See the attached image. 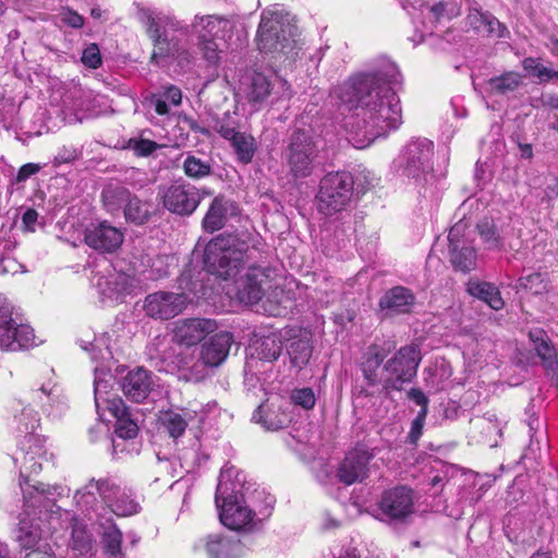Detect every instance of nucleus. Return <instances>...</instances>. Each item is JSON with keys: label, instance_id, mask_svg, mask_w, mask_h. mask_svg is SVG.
<instances>
[{"label": "nucleus", "instance_id": "nucleus-38", "mask_svg": "<svg viewBox=\"0 0 558 558\" xmlns=\"http://www.w3.org/2000/svg\"><path fill=\"white\" fill-rule=\"evenodd\" d=\"M522 82V77L517 72H507L498 77H493L487 82V88L492 94H507L515 90Z\"/></svg>", "mask_w": 558, "mask_h": 558}, {"label": "nucleus", "instance_id": "nucleus-54", "mask_svg": "<svg viewBox=\"0 0 558 558\" xmlns=\"http://www.w3.org/2000/svg\"><path fill=\"white\" fill-rule=\"evenodd\" d=\"M163 99L174 107L179 106L182 101V93L179 87L174 85H169L165 88L162 93Z\"/></svg>", "mask_w": 558, "mask_h": 558}, {"label": "nucleus", "instance_id": "nucleus-12", "mask_svg": "<svg viewBox=\"0 0 558 558\" xmlns=\"http://www.w3.org/2000/svg\"><path fill=\"white\" fill-rule=\"evenodd\" d=\"M415 513V494L405 485L384 490L376 504V518L383 522L404 523Z\"/></svg>", "mask_w": 558, "mask_h": 558}, {"label": "nucleus", "instance_id": "nucleus-56", "mask_svg": "<svg viewBox=\"0 0 558 558\" xmlns=\"http://www.w3.org/2000/svg\"><path fill=\"white\" fill-rule=\"evenodd\" d=\"M408 397L414 401L421 409L428 410V399L420 389L412 388L408 392Z\"/></svg>", "mask_w": 558, "mask_h": 558}, {"label": "nucleus", "instance_id": "nucleus-62", "mask_svg": "<svg viewBox=\"0 0 558 558\" xmlns=\"http://www.w3.org/2000/svg\"><path fill=\"white\" fill-rule=\"evenodd\" d=\"M520 154L522 158L530 159L533 156V149L530 144H520L519 145Z\"/></svg>", "mask_w": 558, "mask_h": 558}, {"label": "nucleus", "instance_id": "nucleus-21", "mask_svg": "<svg viewBox=\"0 0 558 558\" xmlns=\"http://www.w3.org/2000/svg\"><path fill=\"white\" fill-rule=\"evenodd\" d=\"M207 416L205 408H184L179 411H167L160 416V423L172 438L183 435L186 427L199 429Z\"/></svg>", "mask_w": 558, "mask_h": 558}, {"label": "nucleus", "instance_id": "nucleus-5", "mask_svg": "<svg viewBox=\"0 0 558 558\" xmlns=\"http://www.w3.org/2000/svg\"><path fill=\"white\" fill-rule=\"evenodd\" d=\"M250 235L220 234L205 250L207 270L225 280L235 278L250 259Z\"/></svg>", "mask_w": 558, "mask_h": 558}, {"label": "nucleus", "instance_id": "nucleus-51", "mask_svg": "<svg viewBox=\"0 0 558 558\" xmlns=\"http://www.w3.org/2000/svg\"><path fill=\"white\" fill-rule=\"evenodd\" d=\"M427 412V409H421L415 420L412 422L411 430L409 433L411 442H416L421 437Z\"/></svg>", "mask_w": 558, "mask_h": 558}, {"label": "nucleus", "instance_id": "nucleus-2", "mask_svg": "<svg viewBox=\"0 0 558 558\" xmlns=\"http://www.w3.org/2000/svg\"><path fill=\"white\" fill-rule=\"evenodd\" d=\"M338 99L360 112L347 123L349 141L359 149L386 136L402 123L400 99L383 75L361 74L337 89Z\"/></svg>", "mask_w": 558, "mask_h": 558}, {"label": "nucleus", "instance_id": "nucleus-6", "mask_svg": "<svg viewBox=\"0 0 558 558\" xmlns=\"http://www.w3.org/2000/svg\"><path fill=\"white\" fill-rule=\"evenodd\" d=\"M74 499L86 511H97L102 505L118 517H128L140 511V504L132 498L131 492L121 488L111 480H90L77 489Z\"/></svg>", "mask_w": 558, "mask_h": 558}, {"label": "nucleus", "instance_id": "nucleus-9", "mask_svg": "<svg viewBox=\"0 0 558 558\" xmlns=\"http://www.w3.org/2000/svg\"><path fill=\"white\" fill-rule=\"evenodd\" d=\"M294 26L290 16L280 9H267L262 13L256 43L264 53L286 52L292 48Z\"/></svg>", "mask_w": 558, "mask_h": 558}, {"label": "nucleus", "instance_id": "nucleus-27", "mask_svg": "<svg viewBox=\"0 0 558 558\" xmlns=\"http://www.w3.org/2000/svg\"><path fill=\"white\" fill-rule=\"evenodd\" d=\"M151 386V375L144 368H137L125 376L122 383V390L131 400L141 402L146 399Z\"/></svg>", "mask_w": 558, "mask_h": 558}, {"label": "nucleus", "instance_id": "nucleus-25", "mask_svg": "<svg viewBox=\"0 0 558 558\" xmlns=\"http://www.w3.org/2000/svg\"><path fill=\"white\" fill-rule=\"evenodd\" d=\"M233 337L228 331L213 336L201 348V361L205 366L217 367L227 359Z\"/></svg>", "mask_w": 558, "mask_h": 558}, {"label": "nucleus", "instance_id": "nucleus-19", "mask_svg": "<svg viewBox=\"0 0 558 558\" xmlns=\"http://www.w3.org/2000/svg\"><path fill=\"white\" fill-rule=\"evenodd\" d=\"M268 276L265 268H247L245 274L234 281V293L239 302L252 305L262 301L268 286Z\"/></svg>", "mask_w": 558, "mask_h": 558}, {"label": "nucleus", "instance_id": "nucleus-7", "mask_svg": "<svg viewBox=\"0 0 558 558\" xmlns=\"http://www.w3.org/2000/svg\"><path fill=\"white\" fill-rule=\"evenodd\" d=\"M433 156L432 141L412 140L402 148L392 166L401 177L413 180L417 185H427L435 180Z\"/></svg>", "mask_w": 558, "mask_h": 558}, {"label": "nucleus", "instance_id": "nucleus-17", "mask_svg": "<svg viewBox=\"0 0 558 558\" xmlns=\"http://www.w3.org/2000/svg\"><path fill=\"white\" fill-rule=\"evenodd\" d=\"M203 194L211 193L206 190L201 192L191 184H172L162 194L163 206L179 215H191L199 205Z\"/></svg>", "mask_w": 558, "mask_h": 558}, {"label": "nucleus", "instance_id": "nucleus-26", "mask_svg": "<svg viewBox=\"0 0 558 558\" xmlns=\"http://www.w3.org/2000/svg\"><path fill=\"white\" fill-rule=\"evenodd\" d=\"M208 558H242L244 547L240 541L222 534H209L205 539Z\"/></svg>", "mask_w": 558, "mask_h": 558}, {"label": "nucleus", "instance_id": "nucleus-47", "mask_svg": "<svg viewBox=\"0 0 558 558\" xmlns=\"http://www.w3.org/2000/svg\"><path fill=\"white\" fill-rule=\"evenodd\" d=\"M128 147L134 150L137 156H149L159 148V145L156 142L146 138H131Z\"/></svg>", "mask_w": 558, "mask_h": 558}, {"label": "nucleus", "instance_id": "nucleus-52", "mask_svg": "<svg viewBox=\"0 0 558 558\" xmlns=\"http://www.w3.org/2000/svg\"><path fill=\"white\" fill-rule=\"evenodd\" d=\"M147 101L159 116H168L170 113V105L163 99L161 94H153Z\"/></svg>", "mask_w": 558, "mask_h": 558}, {"label": "nucleus", "instance_id": "nucleus-1", "mask_svg": "<svg viewBox=\"0 0 558 558\" xmlns=\"http://www.w3.org/2000/svg\"><path fill=\"white\" fill-rule=\"evenodd\" d=\"M229 21L218 14H196L190 24L173 15L156 14L148 17L147 33L153 40L151 62L166 66L170 60L179 65L190 64L195 51L211 66H217L223 52Z\"/></svg>", "mask_w": 558, "mask_h": 558}, {"label": "nucleus", "instance_id": "nucleus-50", "mask_svg": "<svg viewBox=\"0 0 558 558\" xmlns=\"http://www.w3.org/2000/svg\"><path fill=\"white\" fill-rule=\"evenodd\" d=\"M59 17L62 23L73 28H81L84 25L83 16L70 8H63L59 13Z\"/></svg>", "mask_w": 558, "mask_h": 558}, {"label": "nucleus", "instance_id": "nucleus-40", "mask_svg": "<svg viewBox=\"0 0 558 558\" xmlns=\"http://www.w3.org/2000/svg\"><path fill=\"white\" fill-rule=\"evenodd\" d=\"M182 168L185 175L194 180L204 179L211 173V166L208 161L191 154L185 157Z\"/></svg>", "mask_w": 558, "mask_h": 558}, {"label": "nucleus", "instance_id": "nucleus-22", "mask_svg": "<svg viewBox=\"0 0 558 558\" xmlns=\"http://www.w3.org/2000/svg\"><path fill=\"white\" fill-rule=\"evenodd\" d=\"M465 226L454 225L448 234L450 262L453 267L463 272L470 271L476 266L474 247L464 239Z\"/></svg>", "mask_w": 558, "mask_h": 558}, {"label": "nucleus", "instance_id": "nucleus-46", "mask_svg": "<svg viewBox=\"0 0 558 558\" xmlns=\"http://www.w3.org/2000/svg\"><path fill=\"white\" fill-rule=\"evenodd\" d=\"M290 399L294 405L301 407L304 410H312L316 403V396L313 389L307 387L292 390Z\"/></svg>", "mask_w": 558, "mask_h": 558}, {"label": "nucleus", "instance_id": "nucleus-63", "mask_svg": "<svg viewBox=\"0 0 558 558\" xmlns=\"http://www.w3.org/2000/svg\"><path fill=\"white\" fill-rule=\"evenodd\" d=\"M445 11V4L442 2H439L430 8V12L434 14L436 19H439Z\"/></svg>", "mask_w": 558, "mask_h": 558}, {"label": "nucleus", "instance_id": "nucleus-23", "mask_svg": "<svg viewBox=\"0 0 558 558\" xmlns=\"http://www.w3.org/2000/svg\"><path fill=\"white\" fill-rule=\"evenodd\" d=\"M214 129L221 137L230 142L240 162L247 165L253 160L257 144L251 134L240 132L234 123L223 121H217Z\"/></svg>", "mask_w": 558, "mask_h": 558}, {"label": "nucleus", "instance_id": "nucleus-32", "mask_svg": "<svg viewBox=\"0 0 558 558\" xmlns=\"http://www.w3.org/2000/svg\"><path fill=\"white\" fill-rule=\"evenodd\" d=\"M386 355V351L377 345L368 348L367 352L365 353V357L362 363V372L368 385H383V377L378 376V371Z\"/></svg>", "mask_w": 558, "mask_h": 558}, {"label": "nucleus", "instance_id": "nucleus-53", "mask_svg": "<svg viewBox=\"0 0 558 558\" xmlns=\"http://www.w3.org/2000/svg\"><path fill=\"white\" fill-rule=\"evenodd\" d=\"M81 155V151L73 146L62 147L56 156L58 163H69L76 160Z\"/></svg>", "mask_w": 558, "mask_h": 558}, {"label": "nucleus", "instance_id": "nucleus-14", "mask_svg": "<svg viewBox=\"0 0 558 558\" xmlns=\"http://www.w3.org/2000/svg\"><path fill=\"white\" fill-rule=\"evenodd\" d=\"M187 303L189 298L184 293L158 291L145 298L143 310L150 318L167 320L181 314Z\"/></svg>", "mask_w": 558, "mask_h": 558}, {"label": "nucleus", "instance_id": "nucleus-49", "mask_svg": "<svg viewBox=\"0 0 558 558\" xmlns=\"http://www.w3.org/2000/svg\"><path fill=\"white\" fill-rule=\"evenodd\" d=\"M82 62L90 69H97L100 66L101 57L96 44H90L83 50Z\"/></svg>", "mask_w": 558, "mask_h": 558}, {"label": "nucleus", "instance_id": "nucleus-35", "mask_svg": "<svg viewBox=\"0 0 558 558\" xmlns=\"http://www.w3.org/2000/svg\"><path fill=\"white\" fill-rule=\"evenodd\" d=\"M37 391L41 392L49 401L48 404H44V410L48 415L59 416L64 412L66 399L51 380L43 383Z\"/></svg>", "mask_w": 558, "mask_h": 558}, {"label": "nucleus", "instance_id": "nucleus-20", "mask_svg": "<svg viewBox=\"0 0 558 558\" xmlns=\"http://www.w3.org/2000/svg\"><path fill=\"white\" fill-rule=\"evenodd\" d=\"M218 328L215 320L208 318H184L173 323V341L185 347H192L199 343L206 336L213 333Z\"/></svg>", "mask_w": 558, "mask_h": 558}, {"label": "nucleus", "instance_id": "nucleus-15", "mask_svg": "<svg viewBox=\"0 0 558 558\" xmlns=\"http://www.w3.org/2000/svg\"><path fill=\"white\" fill-rule=\"evenodd\" d=\"M124 232L107 220L90 223L84 231V242L100 254H113L123 244Z\"/></svg>", "mask_w": 558, "mask_h": 558}, {"label": "nucleus", "instance_id": "nucleus-16", "mask_svg": "<svg viewBox=\"0 0 558 558\" xmlns=\"http://www.w3.org/2000/svg\"><path fill=\"white\" fill-rule=\"evenodd\" d=\"M35 344L31 326L19 324L9 310L0 307V348L16 351Z\"/></svg>", "mask_w": 558, "mask_h": 558}, {"label": "nucleus", "instance_id": "nucleus-28", "mask_svg": "<svg viewBox=\"0 0 558 558\" xmlns=\"http://www.w3.org/2000/svg\"><path fill=\"white\" fill-rule=\"evenodd\" d=\"M415 304V296L404 287H395L380 299L379 306L393 313H409Z\"/></svg>", "mask_w": 558, "mask_h": 558}, {"label": "nucleus", "instance_id": "nucleus-3", "mask_svg": "<svg viewBox=\"0 0 558 558\" xmlns=\"http://www.w3.org/2000/svg\"><path fill=\"white\" fill-rule=\"evenodd\" d=\"M13 411V424L21 437L13 459L15 464L20 465V487L24 501L32 508H47L58 498L69 496L70 488L62 485L50 486L31 478L32 475H37L44 463L49 460L44 439L36 433L40 418L33 408L21 402L15 403Z\"/></svg>", "mask_w": 558, "mask_h": 558}, {"label": "nucleus", "instance_id": "nucleus-36", "mask_svg": "<svg viewBox=\"0 0 558 558\" xmlns=\"http://www.w3.org/2000/svg\"><path fill=\"white\" fill-rule=\"evenodd\" d=\"M124 217L129 222L143 225L148 221L151 213V206L147 202H142L138 197L132 196L124 206Z\"/></svg>", "mask_w": 558, "mask_h": 558}, {"label": "nucleus", "instance_id": "nucleus-58", "mask_svg": "<svg viewBox=\"0 0 558 558\" xmlns=\"http://www.w3.org/2000/svg\"><path fill=\"white\" fill-rule=\"evenodd\" d=\"M160 260V257L153 258L151 256L147 255L142 262L141 265L145 268H151L153 271L156 272L158 277L163 276V271L161 269L156 268V263Z\"/></svg>", "mask_w": 558, "mask_h": 558}, {"label": "nucleus", "instance_id": "nucleus-48", "mask_svg": "<svg viewBox=\"0 0 558 558\" xmlns=\"http://www.w3.org/2000/svg\"><path fill=\"white\" fill-rule=\"evenodd\" d=\"M478 232L489 248H496L499 246V235L497 234L496 228L488 221L482 222L477 226Z\"/></svg>", "mask_w": 558, "mask_h": 558}, {"label": "nucleus", "instance_id": "nucleus-45", "mask_svg": "<svg viewBox=\"0 0 558 558\" xmlns=\"http://www.w3.org/2000/svg\"><path fill=\"white\" fill-rule=\"evenodd\" d=\"M523 69L542 81H548L558 77V72L543 65L537 59L525 58L522 61Z\"/></svg>", "mask_w": 558, "mask_h": 558}, {"label": "nucleus", "instance_id": "nucleus-33", "mask_svg": "<svg viewBox=\"0 0 558 558\" xmlns=\"http://www.w3.org/2000/svg\"><path fill=\"white\" fill-rule=\"evenodd\" d=\"M130 197V191L119 183H109L101 192L102 204L110 214H114L124 207Z\"/></svg>", "mask_w": 558, "mask_h": 558}, {"label": "nucleus", "instance_id": "nucleus-41", "mask_svg": "<svg viewBox=\"0 0 558 558\" xmlns=\"http://www.w3.org/2000/svg\"><path fill=\"white\" fill-rule=\"evenodd\" d=\"M93 546L92 535L87 532L85 525L77 519L72 522V547L80 555L87 554Z\"/></svg>", "mask_w": 558, "mask_h": 558}, {"label": "nucleus", "instance_id": "nucleus-29", "mask_svg": "<svg viewBox=\"0 0 558 558\" xmlns=\"http://www.w3.org/2000/svg\"><path fill=\"white\" fill-rule=\"evenodd\" d=\"M529 336L545 368L555 373L558 367L557 353L555 348L549 343L546 332L543 329H534L530 331Z\"/></svg>", "mask_w": 558, "mask_h": 558}, {"label": "nucleus", "instance_id": "nucleus-24", "mask_svg": "<svg viewBox=\"0 0 558 558\" xmlns=\"http://www.w3.org/2000/svg\"><path fill=\"white\" fill-rule=\"evenodd\" d=\"M373 453L366 449L356 448L350 451L338 469V477L345 485L362 482L368 475V464Z\"/></svg>", "mask_w": 558, "mask_h": 558}, {"label": "nucleus", "instance_id": "nucleus-64", "mask_svg": "<svg viewBox=\"0 0 558 558\" xmlns=\"http://www.w3.org/2000/svg\"><path fill=\"white\" fill-rule=\"evenodd\" d=\"M263 308L271 316H278L281 314V310L277 305H271L269 308H267L266 305L263 304Z\"/></svg>", "mask_w": 558, "mask_h": 558}, {"label": "nucleus", "instance_id": "nucleus-44", "mask_svg": "<svg viewBox=\"0 0 558 558\" xmlns=\"http://www.w3.org/2000/svg\"><path fill=\"white\" fill-rule=\"evenodd\" d=\"M517 288L531 291L534 294H541L547 291V281L541 272H533L520 277Z\"/></svg>", "mask_w": 558, "mask_h": 558}, {"label": "nucleus", "instance_id": "nucleus-10", "mask_svg": "<svg viewBox=\"0 0 558 558\" xmlns=\"http://www.w3.org/2000/svg\"><path fill=\"white\" fill-rule=\"evenodd\" d=\"M354 181L345 171L326 174L319 185L317 195L319 211L327 216L344 210L353 195Z\"/></svg>", "mask_w": 558, "mask_h": 558}, {"label": "nucleus", "instance_id": "nucleus-11", "mask_svg": "<svg viewBox=\"0 0 558 558\" xmlns=\"http://www.w3.org/2000/svg\"><path fill=\"white\" fill-rule=\"evenodd\" d=\"M422 360L417 345L402 347L387 361L383 368V389L386 391L401 390L403 385L410 383L416 375Z\"/></svg>", "mask_w": 558, "mask_h": 558}, {"label": "nucleus", "instance_id": "nucleus-18", "mask_svg": "<svg viewBox=\"0 0 558 558\" xmlns=\"http://www.w3.org/2000/svg\"><path fill=\"white\" fill-rule=\"evenodd\" d=\"M92 284L102 300L121 301L125 295L132 293L136 287V280L124 272L108 270L106 274H95Z\"/></svg>", "mask_w": 558, "mask_h": 558}, {"label": "nucleus", "instance_id": "nucleus-59", "mask_svg": "<svg viewBox=\"0 0 558 558\" xmlns=\"http://www.w3.org/2000/svg\"><path fill=\"white\" fill-rule=\"evenodd\" d=\"M19 537L23 542L24 547L31 548L39 539V533L37 531H31L26 533L25 536L20 535Z\"/></svg>", "mask_w": 558, "mask_h": 558}, {"label": "nucleus", "instance_id": "nucleus-39", "mask_svg": "<svg viewBox=\"0 0 558 558\" xmlns=\"http://www.w3.org/2000/svg\"><path fill=\"white\" fill-rule=\"evenodd\" d=\"M282 344L278 337L270 335L263 337L257 341L255 351L260 360L272 362L277 360L281 353Z\"/></svg>", "mask_w": 558, "mask_h": 558}, {"label": "nucleus", "instance_id": "nucleus-13", "mask_svg": "<svg viewBox=\"0 0 558 558\" xmlns=\"http://www.w3.org/2000/svg\"><path fill=\"white\" fill-rule=\"evenodd\" d=\"M282 156L294 178L308 177L317 157V147L313 136L302 130L293 132Z\"/></svg>", "mask_w": 558, "mask_h": 558}, {"label": "nucleus", "instance_id": "nucleus-61", "mask_svg": "<svg viewBox=\"0 0 558 558\" xmlns=\"http://www.w3.org/2000/svg\"><path fill=\"white\" fill-rule=\"evenodd\" d=\"M37 217H38V214L36 210L34 209H27L24 215H23V222L25 223L26 227H31L32 225H34L37 220Z\"/></svg>", "mask_w": 558, "mask_h": 558}, {"label": "nucleus", "instance_id": "nucleus-34", "mask_svg": "<svg viewBox=\"0 0 558 558\" xmlns=\"http://www.w3.org/2000/svg\"><path fill=\"white\" fill-rule=\"evenodd\" d=\"M287 351L292 366L302 369L312 356L310 338L306 335L291 338Z\"/></svg>", "mask_w": 558, "mask_h": 558}, {"label": "nucleus", "instance_id": "nucleus-4", "mask_svg": "<svg viewBox=\"0 0 558 558\" xmlns=\"http://www.w3.org/2000/svg\"><path fill=\"white\" fill-rule=\"evenodd\" d=\"M244 474L233 465H225L220 472L216 505L220 522L230 530L250 531L257 524L255 512L243 498Z\"/></svg>", "mask_w": 558, "mask_h": 558}, {"label": "nucleus", "instance_id": "nucleus-57", "mask_svg": "<svg viewBox=\"0 0 558 558\" xmlns=\"http://www.w3.org/2000/svg\"><path fill=\"white\" fill-rule=\"evenodd\" d=\"M40 167L36 163H26L21 167L19 171V180H25L28 177L37 173L39 171Z\"/></svg>", "mask_w": 558, "mask_h": 558}, {"label": "nucleus", "instance_id": "nucleus-43", "mask_svg": "<svg viewBox=\"0 0 558 558\" xmlns=\"http://www.w3.org/2000/svg\"><path fill=\"white\" fill-rule=\"evenodd\" d=\"M102 542L108 555L112 558H121L122 533L116 525L104 527Z\"/></svg>", "mask_w": 558, "mask_h": 558}, {"label": "nucleus", "instance_id": "nucleus-30", "mask_svg": "<svg viewBox=\"0 0 558 558\" xmlns=\"http://www.w3.org/2000/svg\"><path fill=\"white\" fill-rule=\"evenodd\" d=\"M231 203L223 196H216L203 219L204 229L208 232L220 230L227 221V215Z\"/></svg>", "mask_w": 558, "mask_h": 558}, {"label": "nucleus", "instance_id": "nucleus-60", "mask_svg": "<svg viewBox=\"0 0 558 558\" xmlns=\"http://www.w3.org/2000/svg\"><path fill=\"white\" fill-rule=\"evenodd\" d=\"M2 268L7 272H16L20 265L12 258L5 257L0 262Z\"/></svg>", "mask_w": 558, "mask_h": 558}, {"label": "nucleus", "instance_id": "nucleus-8", "mask_svg": "<svg viewBox=\"0 0 558 558\" xmlns=\"http://www.w3.org/2000/svg\"><path fill=\"white\" fill-rule=\"evenodd\" d=\"M106 376L104 371L95 368L94 395L97 413L102 421H110L107 417L108 412L117 420L116 434L120 438L132 439L137 435V424L130 417L123 400L109 390L110 384Z\"/></svg>", "mask_w": 558, "mask_h": 558}, {"label": "nucleus", "instance_id": "nucleus-55", "mask_svg": "<svg viewBox=\"0 0 558 558\" xmlns=\"http://www.w3.org/2000/svg\"><path fill=\"white\" fill-rule=\"evenodd\" d=\"M544 183L543 199L551 201L556 198L558 196V180L554 177H545Z\"/></svg>", "mask_w": 558, "mask_h": 558}, {"label": "nucleus", "instance_id": "nucleus-37", "mask_svg": "<svg viewBox=\"0 0 558 558\" xmlns=\"http://www.w3.org/2000/svg\"><path fill=\"white\" fill-rule=\"evenodd\" d=\"M253 418L260 422L267 429L277 430L283 428L291 422L290 415L282 411L280 414L275 411H266V405H260L254 413Z\"/></svg>", "mask_w": 558, "mask_h": 558}, {"label": "nucleus", "instance_id": "nucleus-31", "mask_svg": "<svg viewBox=\"0 0 558 558\" xmlns=\"http://www.w3.org/2000/svg\"><path fill=\"white\" fill-rule=\"evenodd\" d=\"M468 292L487 303L495 311L501 310L505 305L498 288L490 282L471 280L468 283Z\"/></svg>", "mask_w": 558, "mask_h": 558}, {"label": "nucleus", "instance_id": "nucleus-42", "mask_svg": "<svg viewBox=\"0 0 558 558\" xmlns=\"http://www.w3.org/2000/svg\"><path fill=\"white\" fill-rule=\"evenodd\" d=\"M272 88L270 81L263 74H255L247 92L248 101L254 104L263 102L269 95Z\"/></svg>", "mask_w": 558, "mask_h": 558}]
</instances>
